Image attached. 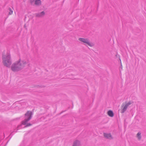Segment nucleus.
Here are the masks:
<instances>
[{
  "instance_id": "obj_1",
  "label": "nucleus",
  "mask_w": 146,
  "mask_h": 146,
  "mask_svg": "<svg viewBox=\"0 0 146 146\" xmlns=\"http://www.w3.org/2000/svg\"><path fill=\"white\" fill-rule=\"evenodd\" d=\"M27 64V62L25 60L20 58L12 65L11 70L14 72L19 71L23 68Z\"/></svg>"
},
{
  "instance_id": "obj_2",
  "label": "nucleus",
  "mask_w": 146,
  "mask_h": 146,
  "mask_svg": "<svg viewBox=\"0 0 146 146\" xmlns=\"http://www.w3.org/2000/svg\"><path fill=\"white\" fill-rule=\"evenodd\" d=\"M2 59L4 65L9 67L12 63L10 54L8 52L3 53L2 56Z\"/></svg>"
},
{
  "instance_id": "obj_3",
  "label": "nucleus",
  "mask_w": 146,
  "mask_h": 146,
  "mask_svg": "<svg viewBox=\"0 0 146 146\" xmlns=\"http://www.w3.org/2000/svg\"><path fill=\"white\" fill-rule=\"evenodd\" d=\"M79 40L83 43L85 45H88L90 47H92L94 46V44L90 42L87 38H80L78 39Z\"/></svg>"
},
{
  "instance_id": "obj_4",
  "label": "nucleus",
  "mask_w": 146,
  "mask_h": 146,
  "mask_svg": "<svg viewBox=\"0 0 146 146\" xmlns=\"http://www.w3.org/2000/svg\"><path fill=\"white\" fill-rule=\"evenodd\" d=\"M32 113L31 111H28L25 114V119L23 121L22 124L23 125L26 124V123L31 118Z\"/></svg>"
},
{
  "instance_id": "obj_5",
  "label": "nucleus",
  "mask_w": 146,
  "mask_h": 146,
  "mask_svg": "<svg viewBox=\"0 0 146 146\" xmlns=\"http://www.w3.org/2000/svg\"><path fill=\"white\" fill-rule=\"evenodd\" d=\"M131 104V103L130 102L123 104L121 106V108L120 110L121 113H124L126 110L127 107Z\"/></svg>"
},
{
  "instance_id": "obj_6",
  "label": "nucleus",
  "mask_w": 146,
  "mask_h": 146,
  "mask_svg": "<svg viewBox=\"0 0 146 146\" xmlns=\"http://www.w3.org/2000/svg\"><path fill=\"white\" fill-rule=\"evenodd\" d=\"M81 145V143L80 141L75 140L74 141L72 146H80Z\"/></svg>"
},
{
  "instance_id": "obj_7",
  "label": "nucleus",
  "mask_w": 146,
  "mask_h": 146,
  "mask_svg": "<svg viewBox=\"0 0 146 146\" xmlns=\"http://www.w3.org/2000/svg\"><path fill=\"white\" fill-rule=\"evenodd\" d=\"M104 137L107 139H111L112 138V136L110 133H104Z\"/></svg>"
},
{
  "instance_id": "obj_8",
  "label": "nucleus",
  "mask_w": 146,
  "mask_h": 146,
  "mask_svg": "<svg viewBox=\"0 0 146 146\" xmlns=\"http://www.w3.org/2000/svg\"><path fill=\"white\" fill-rule=\"evenodd\" d=\"M107 114L110 117H112L114 116V114L113 111L110 110L108 111L107 112Z\"/></svg>"
},
{
  "instance_id": "obj_9",
  "label": "nucleus",
  "mask_w": 146,
  "mask_h": 146,
  "mask_svg": "<svg viewBox=\"0 0 146 146\" xmlns=\"http://www.w3.org/2000/svg\"><path fill=\"white\" fill-rule=\"evenodd\" d=\"M45 14L44 12L42 11L40 13L36 14V16L37 17H41L43 16Z\"/></svg>"
},
{
  "instance_id": "obj_10",
  "label": "nucleus",
  "mask_w": 146,
  "mask_h": 146,
  "mask_svg": "<svg viewBox=\"0 0 146 146\" xmlns=\"http://www.w3.org/2000/svg\"><path fill=\"white\" fill-rule=\"evenodd\" d=\"M35 4L36 5H39L41 4V1L40 0H35Z\"/></svg>"
},
{
  "instance_id": "obj_11",
  "label": "nucleus",
  "mask_w": 146,
  "mask_h": 146,
  "mask_svg": "<svg viewBox=\"0 0 146 146\" xmlns=\"http://www.w3.org/2000/svg\"><path fill=\"white\" fill-rule=\"evenodd\" d=\"M137 136L139 140H140L141 138V133L138 132L137 135Z\"/></svg>"
},
{
  "instance_id": "obj_12",
  "label": "nucleus",
  "mask_w": 146,
  "mask_h": 146,
  "mask_svg": "<svg viewBox=\"0 0 146 146\" xmlns=\"http://www.w3.org/2000/svg\"><path fill=\"white\" fill-rule=\"evenodd\" d=\"M9 15H10L12 14L13 13V11L12 10L11 8H9Z\"/></svg>"
},
{
  "instance_id": "obj_13",
  "label": "nucleus",
  "mask_w": 146,
  "mask_h": 146,
  "mask_svg": "<svg viewBox=\"0 0 146 146\" xmlns=\"http://www.w3.org/2000/svg\"><path fill=\"white\" fill-rule=\"evenodd\" d=\"M35 0H30V2L31 4H33L34 3H35Z\"/></svg>"
},
{
  "instance_id": "obj_14",
  "label": "nucleus",
  "mask_w": 146,
  "mask_h": 146,
  "mask_svg": "<svg viewBox=\"0 0 146 146\" xmlns=\"http://www.w3.org/2000/svg\"><path fill=\"white\" fill-rule=\"evenodd\" d=\"M25 125H26V127H27L31 125V124H30V123H28L27 124L26 123Z\"/></svg>"
}]
</instances>
